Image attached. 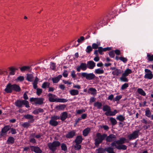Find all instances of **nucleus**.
I'll list each match as a JSON object with an SVG mask.
<instances>
[{"instance_id": "obj_49", "label": "nucleus", "mask_w": 153, "mask_h": 153, "mask_svg": "<svg viewBox=\"0 0 153 153\" xmlns=\"http://www.w3.org/2000/svg\"><path fill=\"white\" fill-rule=\"evenodd\" d=\"M122 97V96L121 95H119L115 97L114 98L113 101H119Z\"/></svg>"}, {"instance_id": "obj_11", "label": "nucleus", "mask_w": 153, "mask_h": 153, "mask_svg": "<svg viewBox=\"0 0 153 153\" xmlns=\"http://www.w3.org/2000/svg\"><path fill=\"white\" fill-rule=\"evenodd\" d=\"M56 96L55 94L49 93L48 94L49 100L50 102H57V97H56Z\"/></svg>"}, {"instance_id": "obj_44", "label": "nucleus", "mask_w": 153, "mask_h": 153, "mask_svg": "<svg viewBox=\"0 0 153 153\" xmlns=\"http://www.w3.org/2000/svg\"><path fill=\"white\" fill-rule=\"evenodd\" d=\"M116 119L120 121H122L125 120V117L123 116L122 115H120L118 116Z\"/></svg>"}, {"instance_id": "obj_18", "label": "nucleus", "mask_w": 153, "mask_h": 153, "mask_svg": "<svg viewBox=\"0 0 153 153\" xmlns=\"http://www.w3.org/2000/svg\"><path fill=\"white\" fill-rule=\"evenodd\" d=\"M34 77L33 74H27L26 79L30 82H32L34 80Z\"/></svg>"}, {"instance_id": "obj_3", "label": "nucleus", "mask_w": 153, "mask_h": 153, "mask_svg": "<svg viewBox=\"0 0 153 153\" xmlns=\"http://www.w3.org/2000/svg\"><path fill=\"white\" fill-rule=\"evenodd\" d=\"M79 76L82 78H85L88 80H92L97 77L93 73H88L82 72L78 74Z\"/></svg>"}, {"instance_id": "obj_43", "label": "nucleus", "mask_w": 153, "mask_h": 153, "mask_svg": "<svg viewBox=\"0 0 153 153\" xmlns=\"http://www.w3.org/2000/svg\"><path fill=\"white\" fill-rule=\"evenodd\" d=\"M83 140V138L81 136H77V144L81 143Z\"/></svg>"}, {"instance_id": "obj_35", "label": "nucleus", "mask_w": 153, "mask_h": 153, "mask_svg": "<svg viewBox=\"0 0 153 153\" xmlns=\"http://www.w3.org/2000/svg\"><path fill=\"white\" fill-rule=\"evenodd\" d=\"M94 72L96 74H101L104 73V71L102 69L99 68L95 69Z\"/></svg>"}, {"instance_id": "obj_52", "label": "nucleus", "mask_w": 153, "mask_h": 153, "mask_svg": "<svg viewBox=\"0 0 153 153\" xmlns=\"http://www.w3.org/2000/svg\"><path fill=\"white\" fill-rule=\"evenodd\" d=\"M85 39V37L83 36H81L80 37V38L78 39L77 40V42H78L79 43H82L83 41Z\"/></svg>"}, {"instance_id": "obj_45", "label": "nucleus", "mask_w": 153, "mask_h": 153, "mask_svg": "<svg viewBox=\"0 0 153 153\" xmlns=\"http://www.w3.org/2000/svg\"><path fill=\"white\" fill-rule=\"evenodd\" d=\"M110 120L112 125H114L117 124V121L115 118L112 117H111Z\"/></svg>"}, {"instance_id": "obj_54", "label": "nucleus", "mask_w": 153, "mask_h": 153, "mask_svg": "<svg viewBox=\"0 0 153 153\" xmlns=\"http://www.w3.org/2000/svg\"><path fill=\"white\" fill-rule=\"evenodd\" d=\"M74 42L73 41L70 43L66 44L65 46H70V47H72L74 46L76 47V45H74Z\"/></svg>"}, {"instance_id": "obj_33", "label": "nucleus", "mask_w": 153, "mask_h": 153, "mask_svg": "<svg viewBox=\"0 0 153 153\" xmlns=\"http://www.w3.org/2000/svg\"><path fill=\"white\" fill-rule=\"evenodd\" d=\"M111 109V107L109 105H105L103 106L102 110L105 112H108Z\"/></svg>"}, {"instance_id": "obj_15", "label": "nucleus", "mask_w": 153, "mask_h": 153, "mask_svg": "<svg viewBox=\"0 0 153 153\" xmlns=\"http://www.w3.org/2000/svg\"><path fill=\"white\" fill-rule=\"evenodd\" d=\"M4 91L7 94L11 93L12 92L10 83H9L7 85L6 87L5 88Z\"/></svg>"}, {"instance_id": "obj_27", "label": "nucleus", "mask_w": 153, "mask_h": 153, "mask_svg": "<svg viewBox=\"0 0 153 153\" xmlns=\"http://www.w3.org/2000/svg\"><path fill=\"white\" fill-rule=\"evenodd\" d=\"M148 62H152L153 61V55L148 53L147 54V57L146 58Z\"/></svg>"}, {"instance_id": "obj_40", "label": "nucleus", "mask_w": 153, "mask_h": 153, "mask_svg": "<svg viewBox=\"0 0 153 153\" xmlns=\"http://www.w3.org/2000/svg\"><path fill=\"white\" fill-rule=\"evenodd\" d=\"M50 83L48 82H45L42 85L41 87L44 89L49 87Z\"/></svg>"}, {"instance_id": "obj_4", "label": "nucleus", "mask_w": 153, "mask_h": 153, "mask_svg": "<svg viewBox=\"0 0 153 153\" xmlns=\"http://www.w3.org/2000/svg\"><path fill=\"white\" fill-rule=\"evenodd\" d=\"M60 145L61 143L59 141H55L52 143H48L47 145L50 150L53 153L56 150L57 147L59 146Z\"/></svg>"}, {"instance_id": "obj_39", "label": "nucleus", "mask_w": 153, "mask_h": 153, "mask_svg": "<svg viewBox=\"0 0 153 153\" xmlns=\"http://www.w3.org/2000/svg\"><path fill=\"white\" fill-rule=\"evenodd\" d=\"M66 107L65 105H58L56 106V108L57 110H63Z\"/></svg>"}, {"instance_id": "obj_59", "label": "nucleus", "mask_w": 153, "mask_h": 153, "mask_svg": "<svg viewBox=\"0 0 153 153\" xmlns=\"http://www.w3.org/2000/svg\"><path fill=\"white\" fill-rule=\"evenodd\" d=\"M70 93L72 95H76V90H72L70 91Z\"/></svg>"}, {"instance_id": "obj_17", "label": "nucleus", "mask_w": 153, "mask_h": 153, "mask_svg": "<svg viewBox=\"0 0 153 153\" xmlns=\"http://www.w3.org/2000/svg\"><path fill=\"white\" fill-rule=\"evenodd\" d=\"M109 148H111V147H108L104 149L102 147H100L99 148L96 150L97 153H105V151L107 152V149Z\"/></svg>"}, {"instance_id": "obj_53", "label": "nucleus", "mask_w": 153, "mask_h": 153, "mask_svg": "<svg viewBox=\"0 0 153 153\" xmlns=\"http://www.w3.org/2000/svg\"><path fill=\"white\" fill-rule=\"evenodd\" d=\"M42 90L41 88H37L36 89V94L38 96H39L42 93Z\"/></svg>"}, {"instance_id": "obj_32", "label": "nucleus", "mask_w": 153, "mask_h": 153, "mask_svg": "<svg viewBox=\"0 0 153 153\" xmlns=\"http://www.w3.org/2000/svg\"><path fill=\"white\" fill-rule=\"evenodd\" d=\"M19 68L22 72H24L25 71H29L30 69V67L29 66H25L20 67Z\"/></svg>"}, {"instance_id": "obj_42", "label": "nucleus", "mask_w": 153, "mask_h": 153, "mask_svg": "<svg viewBox=\"0 0 153 153\" xmlns=\"http://www.w3.org/2000/svg\"><path fill=\"white\" fill-rule=\"evenodd\" d=\"M61 150L64 151H66L67 150V147L66 144L64 143H62L61 146Z\"/></svg>"}, {"instance_id": "obj_38", "label": "nucleus", "mask_w": 153, "mask_h": 153, "mask_svg": "<svg viewBox=\"0 0 153 153\" xmlns=\"http://www.w3.org/2000/svg\"><path fill=\"white\" fill-rule=\"evenodd\" d=\"M145 115L146 117L149 118L151 117V112L149 108H147L145 111Z\"/></svg>"}, {"instance_id": "obj_10", "label": "nucleus", "mask_w": 153, "mask_h": 153, "mask_svg": "<svg viewBox=\"0 0 153 153\" xmlns=\"http://www.w3.org/2000/svg\"><path fill=\"white\" fill-rule=\"evenodd\" d=\"M30 148L32 151L36 153H42V150L37 146H30Z\"/></svg>"}, {"instance_id": "obj_14", "label": "nucleus", "mask_w": 153, "mask_h": 153, "mask_svg": "<svg viewBox=\"0 0 153 153\" xmlns=\"http://www.w3.org/2000/svg\"><path fill=\"white\" fill-rule=\"evenodd\" d=\"M24 117L27 119H30V120L28 121V122L30 123H33L34 121V119L33 118V116L29 114L25 115Z\"/></svg>"}, {"instance_id": "obj_64", "label": "nucleus", "mask_w": 153, "mask_h": 153, "mask_svg": "<svg viewBox=\"0 0 153 153\" xmlns=\"http://www.w3.org/2000/svg\"><path fill=\"white\" fill-rule=\"evenodd\" d=\"M85 112V110L84 109H79L77 110V114H80Z\"/></svg>"}, {"instance_id": "obj_63", "label": "nucleus", "mask_w": 153, "mask_h": 153, "mask_svg": "<svg viewBox=\"0 0 153 153\" xmlns=\"http://www.w3.org/2000/svg\"><path fill=\"white\" fill-rule=\"evenodd\" d=\"M55 64L53 62L51 63V68L53 70H54L55 68Z\"/></svg>"}, {"instance_id": "obj_62", "label": "nucleus", "mask_w": 153, "mask_h": 153, "mask_svg": "<svg viewBox=\"0 0 153 153\" xmlns=\"http://www.w3.org/2000/svg\"><path fill=\"white\" fill-rule=\"evenodd\" d=\"M89 91L93 92L92 93H91V94L96 93L97 91L96 90L95 88H89Z\"/></svg>"}, {"instance_id": "obj_28", "label": "nucleus", "mask_w": 153, "mask_h": 153, "mask_svg": "<svg viewBox=\"0 0 153 153\" xmlns=\"http://www.w3.org/2000/svg\"><path fill=\"white\" fill-rule=\"evenodd\" d=\"M10 128V127L9 126H5L1 129V132L5 133L8 131Z\"/></svg>"}, {"instance_id": "obj_48", "label": "nucleus", "mask_w": 153, "mask_h": 153, "mask_svg": "<svg viewBox=\"0 0 153 153\" xmlns=\"http://www.w3.org/2000/svg\"><path fill=\"white\" fill-rule=\"evenodd\" d=\"M22 126L25 128H27L30 126V124L29 122H25L22 124Z\"/></svg>"}, {"instance_id": "obj_6", "label": "nucleus", "mask_w": 153, "mask_h": 153, "mask_svg": "<svg viewBox=\"0 0 153 153\" xmlns=\"http://www.w3.org/2000/svg\"><path fill=\"white\" fill-rule=\"evenodd\" d=\"M44 98L42 97H31L30 99V102H34L35 104L36 105H41L42 104L44 103Z\"/></svg>"}, {"instance_id": "obj_50", "label": "nucleus", "mask_w": 153, "mask_h": 153, "mask_svg": "<svg viewBox=\"0 0 153 153\" xmlns=\"http://www.w3.org/2000/svg\"><path fill=\"white\" fill-rule=\"evenodd\" d=\"M114 53V50L110 51L108 53L109 56L111 58H114L115 56V54Z\"/></svg>"}, {"instance_id": "obj_22", "label": "nucleus", "mask_w": 153, "mask_h": 153, "mask_svg": "<svg viewBox=\"0 0 153 153\" xmlns=\"http://www.w3.org/2000/svg\"><path fill=\"white\" fill-rule=\"evenodd\" d=\"M15 141V139L12 136H10L8 137L7 143L8 144H13Z\"/></svg>"}, {"instance_id": "obj_23", "label": "nucleus", "mask_w": 153, "mask_h": 153, "mask_svg": "<svg viewBox=\"0 0 153 153\" xmlns=\"http://www.w3.org/2000/svg\"><path fill=\"white\" fill-rule=\"evenodd\" d=\"M91 130L90 128L88 127L84 129L82 131V134L84 137L87 136Z\"/></svg>"}, {"instance_id": "obj_12", "label": "nucleus", "mask_w": 153, "mask_h": 153, "mask_svg": "<svg viewBox=\"0 0 153 153\" xmlns=\"http://www.w3.org/2000/svg\"><path fill=\"white\" fill-rule=\"evenodd\" d=\"M129 140H126V138L125 137H121L118 140L116 141L117 144L118 145H122L125 143V142L128 143Z\"/></svg>"}, {"instance_id": "obj_61", "label": "nucleus", "mask_w": 153, "mask_h": 153, "mask_svg": "<svg viewBox=\"0 0 153 153\" xmlns=\"http://www.w3.org/2000/svg\"><path fill=\"white\" fill-rule=\"evenodd\" d=\"M98 45L97 44L94 43L92 44V48L94 49H98L99 48Z\"/></svg>"}, {"instance_id": "obj_41", "label": "nucleus", "mask_w": 153, "mask_h": 153, "mask_svg": "<svg viewBox=\"0 0 153 153\" xmlns=\"http://www.w3.org/2000/svg\"><path fill=\"white\" fill-rule=\"evenodd\" d=\"M10 70V71L9 73V74L11 75H13L15 74V68L13 67L9 68Z\"/></svg>"}, {"instance_id": "obj_21", "label": "nucleus", "mask_w": 153, "mask_h": 153, "mask_svg": "<svg viewBox=\"0 0 153 153\" xmlns=\"http://www.w3.org/2000/svg\"><path fill=\"white\" fill-rule=\"evenodd\" d=\"M75 132L73 131H72L68 133L66 135V137L67 138H72L74 136Z\"/></svg>"}, {"instance_id": "obj_34", "label": "nucleus", "mask_w": 153, "mask_h": 153, "mask_svg": "<svg viewBox=\"0 0 153 153\" xmlns=\"http://www.w3.org/2000/svg\"><path fill=\"white\" fill-rule=\"evenodd\" d=\"M94 106L97 108L100 109L101 108L102 104L101 102L97 101L94 103Z\"/></svg>"}, {"instance_id": "obj_7", "label": "nucleus", "mask_w": 153, "mask_h": 153, "mask_svg": "<svg viewBox=\"0 0 153 153\" xmlns=\"http://www.w3.org/2000/svg\"><path fill=\"white\" fill-rule=\"evenodd\" d=\"M140 130H138L133 132L132 133L129 134L128 136V138L129 140L135 139L139 137L138 133Z\"/></svg>"}, {"instance_id": "obj_60", "label": "nucleus", "mask_w": 153, "mask_h": 153, "mask_svg": "<svg viewBox=\"0 0 153 153\" xmlns=\"http://www.w3.org/2000/svg\"><path fill=\"white\" fill-rule=\"evenodd\" d=\"M98 51L100 55H102L103 54V53L102 52L103 51L102 49V47H99L98 48Z\"/></svg>"}, {"instance_id": "obj_31", "label": "nucleus", "mask_w": 153, "mask_h": 153, "mask_svg": "<svg viewBox=\"0 0 153 153\" xmlns=\"http://www.w3.org/2000/svg\"><path fill=\"white\" fill-rule=\"evenodd\" d=\"M126 76L122 74V76L120 77V79L121 81L125 82H127L128 81V79L126 77Z\"/></svg>"}, {"instance_id": "obj_36", "label": "nucleus", "mask_w": 153, "mask_h": 153, "mask_svg": "<svg viewBox=\"0 0 153 153\" xmlns=\"http://www.w3.org/2000/svg\"><path fill=\"white\" fill-rule=\"evenodd\" d=\"M137 91L139 94L144 96H146V93L142 88H138L137 90Z\"/></svg>"}, {"instance_id": "obj_30", "label": "nucleus", "mask_w": 153, "mask_h": 153, "mask_svg": "<svg viewBox=\"0 0 153 153\" xmlns=\"http://www.w3.org/2000/svg\"><path fill=\"white\" fill-rule=\"evenodd\" d=\"M153 77V74L152 73H146L144 76V78H145L149 79H152Z\"/></svg>"}, {"instance_id": "obj_13", "label": "nucleus", "mask_w": 153, "mask_h": 153, "mask_svg": "<svg viewBox=\"0 0 153 153\" xmlns=\"http://www.w3.org/2000/svg\"><path fill=\"white\" fill-rule=\"evenodd\" d=\"M87 68L90 69H92L95 66L96 64L93 61L91 60L87 62Z\"/></svg>"}, {"instance_id": "obj_47", "label": "nucleus", "mask_w": 153, "mask_h": 153, "mask_svg": "<svg viewBox=\"0 0 153 153\" xmlns=\"http://www.w3.org/2000/svg\"><path fill=\"white\" fill-rule=\"evenodd\" d=\"M57 99V102H65L68 101L67 100L63 98H58Z\"/></svg>"}, {"instance_id": "obj_25", "label": "nucleus", "mask_w": 153, "mask_h": 153, "mask_svg": "<svg viewBox=\"0 0 153 153\" xmlns=\"http://www.w3.org/2000/svg\"><path fill=\"white\" fill-rule=\"evenodd\" d=\"M122 73L121 70L118 69H116L115 71H113L112 72V74L114 76H118L119 75Z\"/></svg>"}, {"instance_id": "obj_55", "label": "nucleus", "mask_w": 153, "mask_h": 153, "mask_svg": "<svg viewBox=\"0 0 153 153\" xmlns=\"http://www.w3.org/2000/svg\"><path fill=\"white\" fill-rule=\"evenodd\" d=\"M119 59L125 63H126L128 60V59L126 58L123 57H119Z\"/></svg>"}, {"instance_id": "obj_29", "label": "nucleus", "mask_w": 153, "mask_h": 153, "mask_svg": "<svg viewBox=\"0 0 153 153\" xmlns=\"http://www.w3.org/2000/svg\"><path fill=\"white\" fill-rule=\"evenodd\" d=\"M21 90V88L19 86L16 84H13V91L19 92Z\"/></svg>"}, {"instance_id": "obj_24", "label": "nucleus", "mask_w": 153, "mask_h": 153, "mask_svg": "<svg viewBox=\"0 0 153 153\" xmlns=\"http://www.w3.org/2000/svg\"><path fill=\"white\" fill-rule=\"evenodd\" d=\"M49 123L50 125L53 126H56L58 124V123L57 121L51 119L49 121Z\"/></svg>"}, {"instance_id": "obj_19", "label": "nucleus", "mask_w": 153, "mask_h": 153, "mask_svg": "<svg viewBox=\"0 0 153 153\" xmlns=\"http://www.w3.org/2000/svg\"><path fill=\"white\" fill-rule=\"evenodd\" d=\"M62 77V75H59L56 77L52 78V80L53 83H58Z\"/></svg>"}, {"instance_id": "obj_58", "label": "nucleus", "mask_w": 153, "mask_h": 153, "mask_svg": "<svg viewBox=\"0 0 153 153\" xmlns=\"http://www.w3.org/2000/svg\"><path fill=\"white\" fill-rule=\"evenodd\" d=\"M107 152L108 153H115L114 151V149L112 148H109L107 149Z\"/></svg>"}, {"instance_id": "obj_51", "label": "nucleus", "mask_w": 153, "mask_h": 153, "mask_svg": "<svg viewBox=\"0 0 153 153\" xmlns=\"http://www.w3.org/2000/svg\"><path fill=\"white\" fill-rule=\"evenodd\" d=\"M24 80V77L23 76H18L17 79L16 80L18 81L22 82Z\"/></svg>"}, {"instance_id": "obj_2", "label": "nucleus", "mask_w": 153, "mask_h": 153, "mask_svg": "<svg viewBox=\"0 0 153 153\" xmlns=\"http://www.w3.org/2000/svg\"><path fill=\"white\" fill-rule=\"evenodd\" d=\"M96 136L97 138L94 140V144L96 147H98L103 140H105L107 134L105 133L101 134V133L98 132L96 134Z\"/></svg>"}, {"instance_id": "obj_5", "label": "nucleus", "mask_w": 153, "mask_h": 153, "mask_svg": "<svg viewBox=\"0 0 153 153\" xmlns=\"http://www.w3.org/2000/svg\"><path fill=\"white\" fill-rule=\"evenodd\" d=\"M15 105L18 108H22L23 105H25V107L27 108L30 107L28 102L26 100H17L15 102Z\"/></svg>"}, {"instance_id": "obj_8", "label": "nucleus", "mask_w": 153, "mask_h": 153, "mask_svg": "<svg viewBox=\"0 0 153 153\" xmlns=\"http://www.w3.org/2000/svg\"><path fill=\"white\" fill-rule=\"evenodd\" d=\"M117 137L116 135L113 134H111L107 136L105 138V140L106 142H112L116 140Z\"/></svg>"}, {"instance_id": "obj_16", "label": "nucleus", "mask_w": 153, "mask_h": 153, "mask_svg": "<svg viewBox=\"0 0 153 153\" xmlns=\"http://www.w3.org/2000/svg\"><path fill=\"white\" fill-rule=\"evenodd\" d=\"M117 112L116 110H114L113 111H111V109L108 112H105V114L106 116H114Z\"/></svg>"}, {"instance_id": "obj_9", "label": "nucleus", "mask_w": 153, "mask_h": 153, "mask_svg": "<svg viewBox=\"0 0 153 153\" xmlns=\"http://www.w3.org/2000/svg\"><path fill=\"white\" fill-rule=\"evenodd\" d=\"M87 68V64L85 63L82 62L80 65L77 67V71L79 72L81 70L83 71H85Z\"/></svg>"}, {"instance_id": "obj_1", "label": "nucleus", "mask_w": 153, "mask_h": 153, "mask_svg": "<svg viewBox=\"0 0 153 153\" xmlns=\"http://www.w3.org/2000/svg\"><path fill=\"white\" fill-rule=\"evenodd\" d=\"M113 17L109 14H106L104 18L101 19L100 22L98 23V24L95 23L94 25H92L90 27L92 30L93 28H97V29H98L100 27H102L103 26L106 25L107 24L108 21Z\"/></svg>"}, {"instance_id": "obj_56", "label": "nucleus", "mask_w": 153, "mask_h": 153, "mask_svg": "<svg viewBox=\"0 0 153 153\" xmlns=\"http://www.w3.org/2000/svg\"><path fill=\"white\" fill-rule=\"evenodd\" d=\"M51 119L52 120H56L60 119V117L59 116L54 115L51 117Z\"/></svg>"}, {"instance_id": "obj_46", "label": "nucleus", "mask_w": 153, "mask_h": 153, "mask_svg": "<svg viewBox=\"0 0 153 153\" xmlns=\"http://www.w3.org/2000/svg\"><path fill=\"white\" fill-rule=\"evenodd\" d=\"M128 86L129 85L128 83H125L122 85L121 88V90H124L126 89Z\"/></svg>"}, {"instance_id": "obj_37", "label": "nucleus", "mask_w": 153, "mask_h": 153, "mask_svg": "<svg viewBox=\"0 0 153 153\" xmlns=\"http://www.w3.org/2000/svg\"><path fill=\"white\" fill-rule=\"evenodd\" d=\"M132 72V71L129 68H127L125 71L124 73L123 74L127 76L129 74H131Z\"/></svg>"}, {"instance_id": "obj_20", "label": "nucleus", "mask_w": 153, "mask_h": 153, "mask_svg": "<svg viewBox=\"0 0 153 153\" xmlns=\"http://www.w3.org/2000/svg\"><path fill=\"white\" fill-rule=\"evenodd\" d=\"M60 119L62 121H64L68 117L67 113L66 112H63L61 113L60 116Z\"/></svg>"}, {"instance_id": "obj_26", "label": "nucleus", "mask_w": 153, "mask_h": 153, "mask_svg": "<svg viewBox=\"0 0 153 153\" xmlns=\"http://www.w3.org/2000/svg\"><path fill=\"white\" fill-rule=\"evenodd\" d=\"M116 148L118 150H126L127 149V147L124 145H117V146L116 147Z\"/></svg>"}, {"instance_id": "obj_57", "label": "nucleus", "mask_w": 153, "mask_h": 153, "mask_svg": "<svg viewBox=\"0 0 153 153\" xmlns=\"http://www.w3.org/2000/svg\"><path fill=\"white\" fill-rule=\"evenodd\" d=\"M10 131L9 132V133H11L12 134H15L17 132L16 131V130L13 128H10Z\"/></svg>"}]
</instances>
